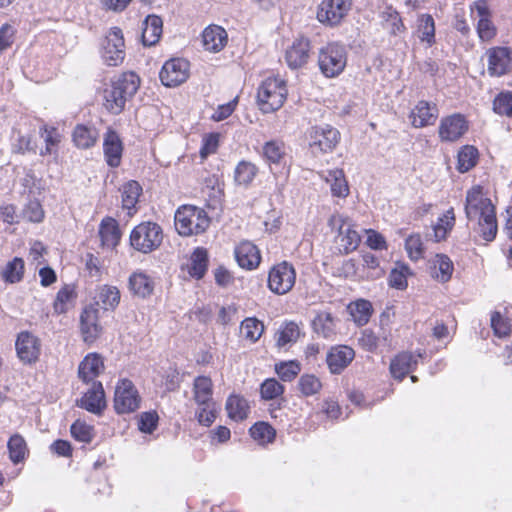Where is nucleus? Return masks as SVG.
Returning <instances> with one entry per match:
<instances>
[{
	"instance_id": "0eeeda50",
	"label": "nucleus",
	"mask_w": 512,
	"mask_h": 512,
	"mask_svg": "<svg viewBox=\"0 0 512 512\" xmlns=\"http://www.w3.org/2000/svg\"><path fill=\"white\" fill-rule=\"evenodd\" d=\"M347 64V52L343 45L329 43L321 48L318 55V65L322 74L333 78L341 74Z\"/></svg>"
},
{
	"instance_id": "864d4df0",
	"label": "nucleus",
	"mask_w": 512,
	"mask_h": 512,
	"mask_svg": "<svg viewBox=\"0 0 512 512\" xmlns=\"http://www.w3.org/2000/svg\"><path fill=\"white\" fill-rule=\"evenodd\" d=\"M40 135L44 139L45 149L41 151V155L52 154L55 152L56 147L61 141V135L56 128H48L43 126L40 130Z\"/></svg>"
},
{
	"instance_id": "58836bf2",
	"label": "nucleus",
	"mask_w": 512,
	"mask_h": 512,
	"mask_svg": "<svg viewBox=\"0 0 512 512\" xmlns=\"http://www.w3.org/2000/svg\"><path fill=\"white\" fill-rule=\"evenodd\" d=\"M208 266V254L204 248L198 247L190 258L189 274L200 279L204 276Z\"/></svg>"
},
{
	"instance_id": "49530a36",
	"label": "nucleus",
	"mask_w": 512,
	"mask_h": 512,
	"mask_svg": "<svg viewBox=\"0 0 512 512\" xmlns=\"http://www.w3.org/2000/svg\"><path fill=\"white\" fill-rule=\"evenodd\" d=\"M350 314L354 322L358 326L365 325L372 313L371 303L367 300L360 299L349 306Z\"/></svg>"
},
{
	"instance_id": "f257e3e1",
	"label": "nucleus",
	"mask_w": 512,
	"mask_h": 512,
	"mask_svg": "<svg viewBox=\"0 0 512 512\" xmlns=\"http://www.w3.org/2000/svg\"><path fill=\"white\" fill-rule=\"evenodd\" d=\"M465 214L468 220L477 221L482 238L492 241L497 233L495 207L479 185L466 193Z\"/></svg>"
},
{
	"instance_id": "1a4fd4ad",
	"label": "nucleus",
	"mask_w": 512,
	"mask_h": 512,
	"mask_svg": "<svg viewBox=\"0 0 512 512\" xmlns=\"http://www.w3.org/2000/svg\"><path fill=\"white\" fill-rule=\"evenodd\" d=\"M296 281V272L292 264L283 261L274 265L268 275L269 289L278 295L288 293Z\"/></svg>"
},
{
	"instance_id": "f3484780",
	"label": "nucleus",
	"mask_w": 512,
	"mask_h": 512,
	"mask_svg": "<svg viewBox=\"0 0 512 512\" xmlns=\"http://www.w3.org/2000/svg\"><path fill=\"white\" fill-rule=\"evenodd\" d=\"M81 332L86 343H93L101 334L99 324V309L95 306L86 307L80 316Z\"/></svg>"
},
{
	"instance_id": "79ce46f5",
	"label": "nucleus",
	"mask_w": 512,
	"mask_h": 512,
	"mask_svg": "<svg viewBox=\"0 0 512 512\" xmlns=\"http://www.w3.org/2000/svg\"><path fill=\"white\" fill-rule=\"evenodd\" d=\"M240 330L244 339L255 343L264 332V324L255 317H248L241 322Z\"/></svg>"
},
{
	"instance_id": "aec40b11",
	"label": "nucleus",
	"mask_w": 512,
	"mask_h": 512,
	"mask_svg": "<svg viewBox=\"0 0 512 512\" xmlns=\"http://www.w3.org/2000/svg\"><path fill=\"white\" fill-rule=\"evenodd\" d=\"M310 42L306 38L296 39L287 49L285 58L288 66L292 69L303 67L310 57Z\"/></svg>"
},
{
	"instance_id": "e2e57ef3",
	"label": "nucleus",
	"mask_w": 512,
	"mask_h": 512,
	"mask_svg": "<svg viewBox=\"0 0 512 512\" xmlns=\"http://www.w3.org/2000/svg\"><path fill=\"white\" fill-rule=\"evenodd\" d=\"M260 392L263 399L271 400L280 396L284 392V387L274 378L266 379L261 384Z\"/></svg>"
},
{
	"instance_id": "f8f14e48",
	"label": "nucleus",
	"mask_w": 512,
	"mask_h": 512,
	"mask_svg": "<svg viewBox=\"0 0 512 512\" xmlns=\"http://www.w3.org/2000/svg\"><path fill=\"white\" fill-rule=\"evenodd\" d=\"M309 136V145L313 153L331 152L340 140L339 131L330 125L312 127Z\"/></svg>"
},
{
	"instance_id": "bb28decb",
	"label": "nucleus",
	"mask_w": 512,
	"mask_h": 512,
	"mask_svg": "<svg viewBox=\"0 0 512 512\" xmlns=\"http://www.w3.org/2000/svg\"><path fill=\"white\" fill-rule=\"evenodd\" d=\"M421 354L414 355L409 352L398 354L390 363V372L395 379L402 380L417 365Z\"/></svg>"
},
{
	"instance_id": "5701e85b",
	"label": "nucleus",
	"mask_w": 512,
	"mask_h": 512,
	"mask_svg": "<svg viewBox=\"0 0 512 512\" xmlns=\"http://www.w3.org/2000/svg\"><path fill=\"white\" fill-rule=\"evenodd\" d=\"M235 258L239 266L247 270L255 269L261 261L259 249L250 241H243L235 248Z\"/></svg>"
},
{
	"instance_id": "ddd939ff",
	"label": "nucleus",
	"mask_w": 512,
	"mask_h": 512,
	"mask_svg": "<svg viewBox=\"0 0 512 512\" xmlns=\"http://www.w3.org/2000/svg\"><path fill=\"white\" fill-rule=\"evenodd\" d=\"M485 56L487 58V71L490 76L500 77L510 71L512 65V50L508 47L489 48Z\"/></svg>"
},
{
	"instance_id": "a19ab883",
	"label": "nucleus",
	"mask_w": 512,
	"mask_h": 512,
	"mask_svg": "<svg viewBox=\"0 0 512 512\" xmlns=\"http://www.w3.org/2000/svg\"><path fill=\"white\" fill-rule=\"evenodd\" d=\"M7 447L9 458L15 464L22 462L28 454L26 441L20 434L12 435L7 443Z\"/></svg>"
},
{
	"instance_id": "9b49d317",
	"label": "nucleus",
	"mask_w": 512,
	"mask_h": 512,
	"mask_svg": "<svg viewBox=\"0 0 512 512\" xmlns=\"http://www.w3.org/2000/svg\"><path fill=\"white\" fill-rule=\"evenodd\" d=\"M140 406V396L133 383L122 379L115 388L114 408L117 413L125 414L137 410Z\"/></svg>"
},
{
	"instance_id": "423d86ee",
	"label": "nucleus",
	"mask_w": 512,
	"mask_h": 512,
	"mask_svg": "<svg viewBox=\"0 0 512 512\" xmlns=\"http://www.w3.org/2000/svg\"><path fill=\"white\" fill-rule=\"evenodd\" d=\"M162 240V228L154 222L140 223L130 234L131 246L142 253H150L157 249L161 245Z\"/></svg>"
},
{
	"instance_id": "4d7b16f0",
	"label": "nucleus",
	"mask_w": 512,
	"mask_h": 512,
	"mask_svg": "<svg viewBox=\"0 0 512 512\" xmlns=\"http://www.w3.org/2000/svg\"><path fill=\"white\" fill-rule=\"evenodd\" d=\"M405 249L412 261H418L423 257L424 246L420 234H412L405 240Z\"/></svg>"
},
{
	"instance_id": "b1692460",
	"label": "nucleus",
	"mask_w": 512,
	"mask_h": 512,
	"mask_svg": "<svg viewBox=\"0 0 512 512\" xmlns=\"http://www.w3.org/2000/svg\"><path fill=\"white\" fill-rule=\"evenodd\" d=\"M454 265L445 254H436L429 261L430 276L439 283L448 282L453 274Z\"/></svg>"
},
{
	"instance_id": "e433bc0d",
	"label": "nucleus",
	"mask_w": 512,
	"mask_h": 512,
	"mask_svg": "<svg viewBox=\"0 0 512 512\" xmlns=\"http://www.w3.org/2000/svg\"><path fill=\"white\" fill-rule=\"evenodd\" d=\"M226 410L229 418L235 421H242L248 417L249 405L244 398L231 395L227 399Z\"/></svg>"
},
{
	"instance_id": "603ef678",
	"label": "nucleus",
	"mask_w": 512,
	"mask_h": 512,
	"mask_svg": "<svg viewBox=\"0 0 512 512\" xmlns=\"http://www.w3.org/2000/svg\"><path fill=\"white\" fill-rule=\"evenodd\" d=\"M251 437L260 444L270 443L275 438L274 428L265 422H258L250 428Z\"/></svg>"
},
{
	"instance_id": "de8ad7c7",
	"label": "nucleus",
	"mask_w": 512,
	"mask_h": 512,
	"mask_svg": "<svg viewBox=\"0 0 512 512\" xmlns=\"http://www.w3.org/2000/svg\"><path fill=\"white\" fill-rule=\"evenodd\" d=\"M300 337V328L295 322H287L277 333L276 345L279 348L295 343Z\"/></svg>"
},
{
	"instance_id": "bf43d9fd",
	"label": "nucleus",
	"mask_w": 512,
	"mask_h": 512,
	"mask_svg": "<svg viewBox=\"0 0 512 512\" xmlns=\"http://www.w3.org/2000/svg\"><path fill=\"white\" fill-rule=\"evenodd\" d=\"M300 370V364L296 361L282 362L275 365V371L283 381H292Z\"/></svg>"
},
{
	"instance_id": "393cba45",
	"label": "nucleus",
	"mask_w": 512,
	"mask_h": 512,
	"mask_svg": "<svg viewBox=\"0 0 512 512\" xmlns=\"http://www.w3.org/2000/svg\"><path fill=\"white\" fill-rule=\"evenodd\" d=\"M104 371V362L102 357L97 353H89L79 364V378L88 383L93 381Z\"/></svg>"
},
{
	"instance_id": "13d9d810",
	"label": "nucleus",
	"mask_w": 512,
	"mask_h": 512,
	"mask_svg": "<svg viewBox=\"0 0 512 512\" xmlns=\"http://www.w3.org/2000/svg\"><path fill=\"white\" fill-rule=\"evenodd\" d=\"M71 435L77 441L83 443H90L93 438L92 426L86 424L84 421L76 420L70 428Z\"/></svg>"
},
{
	"instance_id": "8fccbe9b",
	"label": "nucleus",
	"mask_w": 512,
	"mask_h": 512,
	"mask_svg": "<svg viewBox=\"0 0 512 512\" xmlns=\"http://www.w3.org/2000/svg\"><path fill=\"white\" fill-rule=\"evenodd\" d=\"M478 159V150L471 145H466L458 152V166L457 169L461 173L469 171L473 168Z\"/></svg>"
},
{
	"instance_id": "7ed1b4c3",
	"label": "nucleus",
	"mask_w": 512,
	"mask_h": 512,
	"mask_svg": "<svg viewBox=\"0 0 512 512\" xmlns=\"http://www.w3.org/2000/svg\"><path fill=\"white\" fill-rule=\"evenodd\" d=\"M175 228L182 236L198 235L206 231L210 218L206 211L194 205H183L176 210Z\"/></svg>"
},
{
	"instance_id": "9d476101",
	"label": "nucleus",
	"mask_w": 512,
	"mask_h": 512,
	"mask_svg": "<svg viewBox=\"0 0 512 512\" xmlns=\"http://www.w3.org/2000/svg\"><path fill=\"white\" fill-rule=\"evenodd\" d=\"M352 0H322L318 6L317 19L327 26L340 24L348 15Z\"/></svg>"
},
{
	"instance_id": "f704fd0d",
	"label": "nucleus",
	"mask_w": 512,
	"mask_h": 512,
	"mask_svg": "<svg viewBox=\"0 0 512 512\" xmlns=\"http://www.w3.org/2000/svg\"><path fill=\"white\" fill-rule=\"evenodd\" d=\"M312 326L314 331L324 338H331L335 334V320L329 312L322 311L317 313Z\"/></svg>"
},
{
	"instance_id": "6e6552de",
	"label": "nucleus",
	"mask_w": 512,
	"mask_h": 512,
	"mask_svg": "<svg viewBox=\"0 0 512 512\" xmlns=\"http://www.w3.org/2000/svg\"><path fill=\"white\" fill-rule=\"evenodd\" d=\"M101 58L108 66H118L125 58V44L122 30L113 27L102 42Z\"/></svg>"
},
{
	"instance_id": "20e7f679",
	"label": "nucleus",
	"mask_w": 512,
	"mask_h": 512,
	"mask_svg": "<svg viewBox=\"0 0 512 512\" xmlns=\"http://www.w3.org/2000/svg\"><path fill=\"white\" fill-rule=\"evenodd\" d=\"M288 90L286 82L280 77H268L257 91V103L263 113H272L279 110L286 98Z\"/></svg>"
},
{
	"instance_id": "a18cd8bd",
	"label": "nucleus",
	"mask_w": 512,
	"mask_h": 512,
	"mask_svg": "<svg viewBox=\"0 0 512 512\" xmlns=\"http://www.w3.org/2000/svg\"><path fill=\"white\" fill-rule=\"evenodd\" d=\"M75 298L76 294L74 288L72 286L65 285L57 292L53 304L54 311L58 314L67 312L69 308L73 305Z\"/></svg>"
},
{
	"instance_id": "052dcab7",
	"label": "nucleus",
	"mask_w": 512,
	"mask_h": 512,
	"mask_svg": "<svg viewBox=\"0 0 512 512\" xmlns=\"http://www.w3.org/2000/svg\"><path fill=\"white\" fill-rule=\"evenodd\" d=\"M493 109L497 114L512 117V92L500 93L493 102Z\"/></svg>"
},
{
	"instance_id": "a211bd4d",
	"label": "nucleus",
	"mask_w": 512,
	"mask_h": 512,
	"mask_svg": "<svg viewBox=\"0 0 512 512\" xmlns=\"http://www.w3.org/2000/svg\"><path fill=\"white\" fill-rule=\"evenodd\" d=\"M354 350L346 345L332 347L326 357L328 368L332 374H340L354 359Z\"/></svg>"
},
{
	"instance_id": "3c124183",
	"label": "nucleus",
	"mask_w": 512,
	"mask_h": 512,
	"mask_svg": "<svg viewBox=\"0 0 512 512\" xmlns=\"http://www.w3.org/2000/svg\"><path fill=\"white\" fill-rule=\"evenodd\" d=\"M411 274L408 265L397 263L389 275V285L396 289H405L407 287V276Z\"/></svg>"
},
{
	"instance_id": "c9c22d12",
	"label": "nucleus",
	"mask_w": 512,
	"mask_h": 512,
	"mask_svg": "<svg viewBox=\"0 0 512 512\" xmlns=\"http://www.w3.org/2000/svg\"><path fill=\"white\" fill-rule=\"evenodd\" d=\"M258 173L255 164L249 161H241L234 170V181L239 186L248 187Z\"/></svg>"
},
{
	"instance_id": "680f3d73",
	"label": "nucleus",
	"mask_w": 512,
	"mask_h": 512,
	"mask_svg": "<svg viewBox=\"0 0 512 512\" xmlns=\"http://www.w3.org/2000/svg\"><path fill=\"white\" fill-rule=\"evenodd\" d=\"M198 406L199 409L196 413L198 422L204 426H210L215 421L217 416L218 408L216 402Z\"/></svg>"
},
{
	"instance_id": "39448f33",
	"label": "nucleus",
	"mask_w": 512,
	"mask_h": 512,
	"mask_svg": "<svg viewBox=\"0 0 512 512\" xmlns=\"http://www.w3.org/2000/svg\"><path fill=\"white\" fill-rule=\"evenodd\" d=\"M328 225L332 230L338 231L335 242L340 253L348 254L358 248L361 237L348 216L334 213L330 216Z\"/></svg>"
},
{
	"instance_id": "6e6d98bb",
	"label": "nucleus",
	"mask_w": 512,
	"mask_h": 512,
	"mask_svg": "<svg viewBox=\"0 0 512 512\" xmlns=\"http://www.w3.org/2000/svg\"><path fill=\"white\" fill-rule=\"evenodd\" d=\"M298 386L304 396H312L321 390L322 383L315 375L304 374L300 377Z\"/></svg>"
},
{
	"instance_id": "473e14b6",
	"label": "nucleus",
	"mask_w": 512,
	"mask_h": 512,
	"mask_svg": "<svg viewBox=\"0 0 512 512\" xmlns=\"http://www.w3.org/2000/svg\"><path fill=\"white\" fill-rule=\"evenodd\" d=\"M129 288L133 294L145 298L153 292L154 282L145 273L135 272L129 278Z\"/></svg>"
},
{
	"instance_id": "f03ea898",
	"label": "nucleus",
	"mask_w": 512,
	"mask_h": 512,
	"mask_svg": "<svg viewBox=\"0 0 512 512\" xmlns=\"http://www.w3.org/2000/svg\"><path fill=\"white\" fill-rule=\"evenodd\" d=\"M140 78L134 72H124L103 90V105L112 114H120L128 100L138 91Z\"/></svg>"
},
{
	"instance_id": "72a5a7b5",
	"label": "nucleus",
	"mask_w": 512,
	"mask_h": 512,
	"mask_svg": "<svg viewBox=\"0 0 512 512\" xmlns=\"http://www.w3.org/2000/svg\"><path fill=\"white\" fill-rule=\"evenodd\" d=\"M72 137L78 148L88 149L95 145L98 139V131L93 127L79 124L74 128Z\"/></svg>"
},
{
	"instance_id": "338daca9",
	"label": "nucleus",
	"mask_w": 512,
	"mask_h": 512,
	"mask_svg": "<svg viewBox=\"0 0 512 512\" xmlns=\"http://www.w3.org/2000/svg\"><path fill=\"white\" fill-rule=\"evenodd\" d=\"M158 423V415L156 412H143L139 416L138 428L143 433H152Z\"/></svg>"
},
{
	"instance_id": "6ab92c4d",
	"label": "nucleus",
	"mask_w": 512,
	"mask_h": 512,
	"mask_svg": "<svg viewBox=\"0 0 512 512\" xmlns=\"http://www.w3.org/2000/svg\"><path fill=\"white\" fill-rule=\"evenodd\" d=\"M103 152L107 164L110 167H118L121 163L123 144L119 135L112 129H108L103 139Z\"/></svg>"
},
{
	"instance_id": "2eb2a0df",
	"label": "nucleus",
	"mask_w": 512,
	"mask_h": 512,
	"mask_svg": "<svg viewBox=\"0 0 512 512\" xmlns=\"http://www.w3.org/2000/svg\"><path fill=\"white\" fill-rule=\"evenodd\" d=\"M160 80L167 87H175L185 82L189 76L188 61L176 58L165 62L160 71Z\"/></svg>"
},
{
	"instance_id": "4468645a",
	"label": "nucleus",
	"mask_w": 512,
	"mask_h": 512,
	"mask_svg": "<svg viewBox=\"0 0 512 512\" xmlns=\"http://www.w3.org/2000/svg\"><path fill=\"white\" fill-rule=\"evenodd\" d=\"M15 348L17 356L23 364H33L39 359L41 342L37 336L23 331L17 336Z\"/></svg>"
},
{
	"instance_id": "c756f323",
	"label": "nucleus",
	"mask_w": 512,
	"mask_h": 512,
	"mask_svg": "<svg viewBox=\"0 0 512 512\" xmlns=\"http://www.w3.org/2000/svg\"><path fill=\"white\" fill-rule=\"evenodd\" d=\"M99 235L103 246L108 248L117 246L120 241L121 233L116 220L109 217L103 219L100 224Z\"/></svg>"
},
{
	"instance_id": "774afa93",
	"label": "nucleus",
	"mask_w": 512,
	"mask_h": 512,
	"mask_svg": "<svg viewBox=\"0 0 512 512\" xmlns=\"http://www.w3.org/2000/svg\"><path fill=\"white\" fill-rule=\"evenodd\" d=\"M358 342L364 350L369 352L375 351L378 347V337L370 329H364L361 331Z\"/></svg>"
},
{
	"instance_id": "2f4dec72",
	"label": "nucleus",
	"mask_w": 512,
	"mask_h": 512,
	"mask_svg": "<svg viewBox=\"0 0 512 512\" xmlns=\"http://www.w3.org/2000/svg\"><path fill=\"white\" fill-rule=\"evenodd\" d=\"M96 304L104 310H114L120 302V291L116 286L102 285L96 292Z\"/></svg>"
},
{
	"instance_id": "09e8293b",
	"label": "nucleus",
	"mask_w": 512,
	"mask_h": 512,
	"mask_svg": "<svg viewBox=\"0 0 512 512\" xmlns=\"http://www.w3.org/2000/svg\"><path fill=\"white\" fill-rule=\"evenodd\" d=\"M142 188L136 181H129L122 187V205L124 209L132 210L138 202Z\"/></svg>"
},
{
	"instance_id": "c03bdc74",
	"label": "nucleus",
	"mask_w": 512,
	"mask_h": 512,
	"mask_svg": "<svg viewBox=\"0 0 512 512\" xmlns=\"http://www.w3.org/2000/svg\"><path fill=\"white\" fill-rule=\"evenodd\" d=\"M418 36L429 46L435 43V22L430 14H422L418 18Z\"/></svg>"
},
{
	"instance_id": "a878e982",
	"label": "nucleus",
	"mask_w": 512,
	"mask_h": 512,
	"mask_svg": "<svg viewBox=\"0 0 512 512\" xmlns=\"http://www.w3.org/2000/svg\"><path fill=\"white\" fill-rule=\"evenodd\" d=\"M410 117L412 125L416 128L433 125L438 117V109L429 102L419 101L412 110Z\"/></svg>"
},
{
	"instance_id": "4c0bfd02",
	"label": "nucleus",
	"mask_w": 512,
	"mask_h": 512,
	"mask_svg": "<svg viewBox=\"0 0 512 512\" xmlns=\"http://www.w3.org/2000/svg\"><path fill=\"white\" fill-rule=\"evenodd\" d=\"M455 225L454 209H448L442 216H440L433 226L434 239L436 242L446 239L449 232Z\"/></svg>"
},
{
	"instance_id": "cd10ccee",
	"label": "nucleus",
	"mask_w": 512,
	"mask_h": 512,
	"mask_svg": "<svg viewBox=\"0 0 512 512\" xmlns=\"http://www.w3.org/2000/svg\"><path fill=\"white\" fill-rule=\"evenodd\" d=\"M163 22L157 15H148L143 23L142 41L146 46L156 44L162 34Z\"/></svg>"
},
{
	"instance_id": "37998d69",
	"label": "nucleus",
	"mask_w": 512,
	"mask_h": 512,
	"mask_svg": "<svg viewBox=\"0 0 512 512\" xmlns=\"http://www.w3.org/2000/svg\"><path fill=\"white\" fill-rule=\"evenodd\" d=\"M263 156L270 164H281L286 156V149L283 142L271 140L263 146Z\"/></svg>"
},
{
	"instance_id": "4be33fe9",
	"label": "nucleus",
	"mask_w": 512,
	"mask_h": 512,
	"mask_svg": "<svg viewBox=\"0 0 512 512\" xmlns=\"http://www.w3.org/2000/svg\"><path fill=\"white\" fill-rule=\"evenodd\" d=\"M79 406L85 410L100 414L106 407L104 389L100 382H93L91 388L83 395Z\"/></svg>"
},
{
	"instance_id": "ea45409f",
	"label": "nucleus",
	"mask_w": 512,
	"mask_h": 512,
	"mask_svg": "<svg viewBox=\"0 0 512 512\" xmlns=\"http://www.w3.org/2000/svg\"><path fill=\"white\" fill-rule=\"evenodd\" d=\"M24 269V260L20 257H15L2 269L1 276L5 282L18 283L23 278Z\"/></svg>"
},
{
	"instance_id": "0e129e2a",
	"label": "nucleus",
	"mask_w": 512,
	"mask_h": 512,
	"mask_svg": "<svg viewBox=\"0 0 512 512\" xmlns=\"http://www.w3.org/2000/svg\"><path fill=\"white\" fill-rule=\"evenodd\" d=\"M491 327L494 334L500 338L507 337L511 332L510 322L499 312H494L491 315Z\"/></svg>"
},
{
	"instance_id": "7c9ffc66",
	"label": "nucleus",
	"mask_w": 512,
	"mask_h": 512,
	"mask_svg": "<svg viewBox=\"0 0 512 512\" xmlns=\"http://www.w3.org/2000/svg\"><path fill=\"white\" fill-rule=\"evenodd\" d=\"M194 400L198 405L215 402L213 400L212 380L206 376H198L193 383Z\"/></svg>"
},
{
	"instance_id": "c85d7f7f",
	"label": "nucleus",
	"mask_w": 512,
	"mask_h": 512,
	"mask_svg": "<svg viewBox=\"0 0 512 512\" xmlns=\"http://www.w3.org/2000/svg\"><path fill=\"white\" fill-rule=\"evenodd\" d=\"M323 179L330 185V191L333 196L345 198L349 194V186L345 174L341 169L328 170Z\"/></svg>"
},
{
	"instance_id": "69168bd1",
	"label": "nucleus",
	"mask_w": 512,
	"mask_h": 512,
	"mask_svg": "<svg viewBox=\"0 0 512 512\" xmlns=\"http://www.w3.org/2000/svg\"><path fill=\"white\" fill-rule=\"evenodd\" d=\"M496 27L490 18L479 19L477 24V33L484 42L491 41L496 36Z\"/></svg>"
},
{
	"instance_id": "dca6fc26",
	"label": "nucleus",
	"mask_w": 512,
	"mask_h": 512,
	"mask_svg": "<svg viewBox=\"0 0 512 512\" xmlns=\"http://www.w3.org/2000/svg\"><path fill=\"white\" fill-rule=\"evenodd\" d=\"M468 130V123L461 114H453L441 120L439 137L443 141H456Z\"/></svg>"
},
{
	"instance_id": "5fc2aeb1",
	"label": "nucleus",
	"mask_w": 512,
	"mask_h": 512,
	"mask_svg": "<svg viewBox=\"0 0 512 512\" xmlns=\"http://www.w3.org/2000/svg\"><path fill=\"white\" fill-rule=\"evenodd\" d=\"M44 210L40 202L36 199L28 201V203L24 206L21 218L28 222L32 223H40L44 219Z\"/></svg>"
},
{
	"instance_id": "412c9836",
	"label": "nucleus",
	"mask_w": 512,
	"mask_h": 512,
	"mask_svg": "<svg viewBox=\"0 0 512 512\" xmlns=\"http://www.w3.org/2000/svg\"><path fill=\"white\" fill-rule=\"evenodd\" d=\"M228 34L224 28L218 25H210L202 32V43L206 51L220 52L227 44Z\"/></svg>"
}]
</instances>
